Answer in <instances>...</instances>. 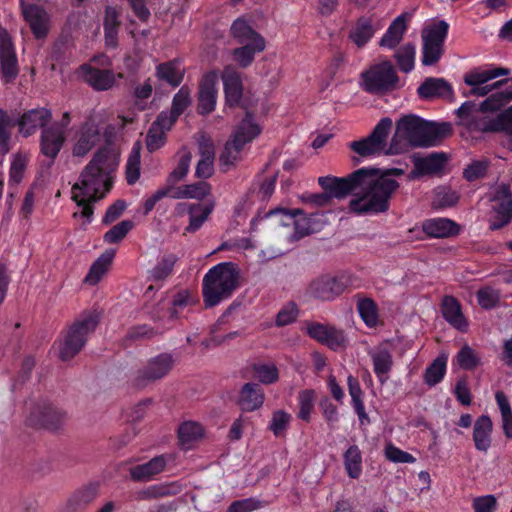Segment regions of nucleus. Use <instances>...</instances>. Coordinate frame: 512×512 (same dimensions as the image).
Wrapping results in <instances>:
<instances>
[{"mask_svg": "<svg viewBox=\"0 0 512 512\" xmlns=\"http://www.w3.org/2000/svg\"><path fill=\"white\" fill-rule=\"evenodd\" d=\"M423 231L434 238H445L458 234V226L447 218H434L423 222Z\"/></svg>", "mask_w": 512, "mask_h": 512, "instance_id": "31", "label": "nucleus"}, {"mask_svg": "<svg viewBox=\"0 0 512 512\" xmlns=\"http://www.w3.org/2000/svg\"><path fill=\"white\" fill-rule=\"evenodd\" d=\"M474 512H494L497 508V498L494 495L476 497L472 502Z\"/></svg>", "mask_w": 512, "mask_h": 512, "instance_id": "63", "label": "nucleus"}, {"mask_svg": "<svg viewBox=\"0 0 512 512\" xmlns=\"http://www.w3.org/2000/svg\"><path fill=\"white\" fill-rule=\"evenodd\" d=\"M299 413L298 417L304 421H309L310 414L314 407L315 393L313 390H303L299 393Z\"/></svg>", "mask_w": 512, "mask_h": 512, "instance_id": "54", "label": "nucleus"}, {"mask_svg": "<svg viewBox=\"0 0 512 512\" xmlns=\"http://www.w3.org/2000/svg\"><path fill=\"white\" fill-rule=\"evenodd\" d=\"M164 143L165 132L162 131V128L152 124L146 136L147 149L153 152L162 147Z\"/></svg>", "mask_w": 512, "mask_h": 512, "instance_id": "61", "label": "nucleus"}, {"mask_svg": "<svg viewBox=\"0 0 512 512\" xmlns=\"http://www.w3.org/2000/svg\"><path fill=\"white\" fill-rule=\"evenodd\" d=\"M291 418V414L284 410H276L273 412L269 424V429L274 434V436L281 437L285 434L290 424Z\"/></svg>", "mask_w": 512, "mask_h": 512, "instance_id": "49", "label": "nucleus"}, {"mask_svg": "<svg viewBox=\"0 0 512 512\" xmlns=\"http://www.w3.org/2000/svg\"><path fill=\"white\" fill-rule=\"evenodd\" d=\"M504 197L495 207V215L490 223V229L497 230L507 225L512 218V197L504 189Z\"/></svg>", "mask_w": 512, "mask_h": 512, "instance_id": "38", "label": "nucleus"}, {"mask_svg": "<svg viewBox=\"0 0 512 512\" xmlns=\"http://www.w3.org/2000/svg\"><path fill=\"white\" fill-rule=\"evenodd\" d=\"M243 149L242 145H238L233 140L226 143L224 151L220 155L219 161L223 170H228L229 167L234 165L240 159V152Z\"/></svg>", "mask_w": 512, "mask_h": 512, "instance_id": "50", "label": "nucleus"}, {"mask_svg": "<svg viewBox=\"0 0 512 512\" xmlns=\"http://www.w3.org/2000/svg\"><path fill=\"white\" fill-rule=\"evenodd\" d=\"M451 133L449 123L429 122L415 115H406L396 123L388 152L400 154L408 151L410 147L435 146Z\"/></svg>", "mask_w": 512, "mask_h": 512, "instance_id": "3", "label": "nucleus"}, {"mask_svg": "<svg viewBox=\"0 0 512 512\" xmlns=\"http://www.w3.org/2000/svg\"><path fill=\"white\" fill-rule=\"evenodd\" d=\"M65 142L63 127L58 124L43 129L40 139V148L43 155L52 161L57 157Z\"/></svg>", "mask_w": 512, "mask_h": 512, "instance_id": "21", "label": "nucleus"}, {"mask_svg": "<svg viewBox=\"0 0 512 512\" xmlns=\"http://www.w3.org/2000/svg\"><path fill=\"white\" fill-rule=\"evenodd\" d=\"M307 332L310 337L334 350L342 347L345 343L343 332L329 325L313 323L308 325Z\"/></svg>", "mask_w": 512, "mask_h": 512, "instance_id": "22", "label": "nucleus"}, {"mask_svg": "<svg viewBox=\"0 0 512 512\" xmlns=\"http://www.w3.org/2000/svg\"><path fill=\"white\" fill-rule=\"evenodd\" d=\"M487 168L486 160H475L464 169L463 176L468 181H475L486 175Z\"/></svg>", "mask_w": 512, "mask_h": 512, "instance_id": "59", "label": "nucleus"}, {"mask_svg": "<svg viewBox=\"0 0 512 512\" xmlns=\"http://www.w3.org/2000/svg\"><path fill=\"white\" fill-rule=\"evenodd\" d=\"M192 160V155L187 150H182L179 154V160L177 166L172 170V172L168 175L166 182L171 184H177L182 181L190 168Z\"/></svg>", "mask_w": 512, "mask_h": 512, "instance_id": "43", "label": "nucleus"}, {"mask_svg": "<svg viewBox=\"0 0 512 512\" xmlns=\"http://www.w3.org/2000/svg\"><path fill=\"white\" fill-rule=\"evenodd\" d=\"M231 33L240 44L256 42L258 49H265L264 38L243 18H238L233 22Z\"/></svg>", "mask_w": 512, "mask_h": 512, "instance_id": "29", "label": "nucleus"}, {"mask_svg": "<svg viewBox=\"0 0 512 512\" xmlns=\"http://www.w3.org/2000/svg\"><path fill=\"white\" fill-rule=\"evenodd\" d=\"M99 141V133L94 125L85 124L76 136V142L72 149L74 157H84Z\"/></svg>", "mask_w": 512, "mask_h": 512, "instance_id": "26", "label": "nucleus"}, {"mask_svg": "<svg viewBox=\"0 0 512 512\" xmlns=\"http://www.w3.org/2000/svg\"><path fill=\"white\" fill-rule=\"evenodd\" d=\"M370 356L373 362L374 373L382 384L385 383L388 379V373L393 366L391 350L388 345H380L370 352Z\"/></svg>", "mask_w": 512, "mask_h": 512, "instance_id": "27", "label": "nucleus"}, {"mask_svg": "<svg viewBox=\"0 0 512 512\" xmlns=\"http://www.w3.org/2000/svg\"><path fill=\"white\" fill-rule=\"evenodd\" d=\"M98 491L95 485H89L76 490L67 500L68 512H80L90 505L97 497Z\"/></svg>", "mask_w": 512, "mask_h": 512, "instance_id": "33", "label": "nucleus"}, {"mask_svg": "<svg viewBox=\"0 0 512 512\" xmlns=\"http://www.w3.org/2000/svg\"><path fill=\"white\" fill-rule=\"evenodd\" d=\"M512 101V85H506L502 91H495L480 104L467 101L461 105L457 114L460 124L471 132H502L501 109Z\"/></svg>", "mask_w": 512, "mask_h": 512, "instance_id": "4", "label": "nucleus"}, {"mask_svg": "<svg viewBox=\"0 0 512 512\" xmlns=\"http://www.w3.org/2000/svg\"><path fill=\"white\" fill-rule=\"evenodd\" d=\"M52 118L51 112L45 108L32 109L25 112L18 120L19 132L27 137L46 125Z\"/></svg>", "mask_w": 512, "mask_h": 512, "instance_id": "23", "label": "nucleus"}, {"mask_svg": "<svg viewBox=\"0 0 512 512\" xmlns=\"http://www.w3.org/2000/svg\"><path fill=\"white\" fill-rule=\"evenodd\" d=\"M407 29L406 16H398L389 26L388 30L380 40V46L387 48H395L403 39V35Z\"/></svg>", "mask_w": 512, "mask_h": 512, "instance_id": "36", "label": "nucleus"}, {"mask_svg": "<svg viewBox=\"0 0 512 512\" xmlns=\"http://www.w3.org/2000/svg\"><path fill=\"white\" fill-rule=\"evenodd\" d=\"M385 457L394 463H414L415 457L408 452H405L391 443H388L384 449Z\"/></svg>", "mask_w": 512, "mask_h": 512, "instance_id": "57", "label": "nucleus"}, {"mask_svg": "<svg viewBox=\"0 0 512 512\" xmlns=\"http://www.w3.org/2000/svg\"><path fill=\"white\" fill-rule=\"evenodd\" d=\"M302 211L300 209H294V210H287L283 208H276L273 210H270L266 216H279L280 217V223L283 226H290L298 225V221L295 219L296 215L301 214Z\"/></svg>", "mask_w": 512, "mask_h": 512, "instance_id": "62", "label": "nucleus"}, {"mask_svg": "<svg viewBox=\"0 0 512 512\" xmlns=\"http://www.w3.org/2000/svg\"><path fill=\"white\" fill-rule=\"evenodd\" d=\"M185 73L184 67L177 60L161 63L156 67V77L173 87L180 85Z\"/></svg>", "mask_w": 512, "mask_h": 512, "instance_id": "34", "label": "nucleus"}, {"mask_svg": "<svg viewBox=\"0 0 512 512\" xmlns=\"http://www.w3.org/2000/svg\"><path fill=\"white\" fill-rule=\"evenodd\" d=\"M99 323V315L90 312L78 318L58 343L59 358L68 361L74 358L86 344L88 336Z\"/></svg>", "mask_w": 512, "mask_h": 512, "instance_id": "6", "label": "nucleus"}, {"mask_svg": "<svg viewBox=\"0 0 512 512\" xmlns=\"http://www.w3.org/2000/svg\"><path fill=\"white\" fill-rule=\"evenodd\" d=\"M140 151L138 147H134L127 163L126 177L129 184H134L139 176Z\"/></svg>", "mask_w": 512, "mask_h": 512, "instance_id": "58", "label": "nucleus"}, {"mask_svg": "<svg viewBox=\"0 0 512 512\" xmlns=\"http://www.w3.org/2000/svg\"><path fill=\"white\" fill-rule=\"evenodd\" d=\"M319 185L330 198L343 199L352 194L349 208L356 214H378L389 209V201L399 183L379 173L376 168H360L346 177H320Z\"/></svg>", "mask_w": 512, "mask_h": 512, "instance_id": "1", "label": "nucleus"}, {"mask_svg": "<svg viewBox=\"0 0 512 512\" xmlns=\"http://www.w3.org/2000/svg\"><path fill=\"white\" fill-rule=\"evenodd\" d=\"M442 315L454 328L465 331L468 323L462 314L458 300L452 296H445L442 301Z\"/></svg>", "mask_w": 512, "mask_h": 512, "instance_id": "30", "label": "nucleus"}, {"mask_svg": "<svg viewBox=\"0 0 512 512\" xmlns=\"http://www.w3.org/2000/svg\"><path fill=\"white\" fill-rule=\"evenodd\" d=\"M79 76L97 91L111 89L116 84V75L111 70H102L83 64L78 70Z\"/></svg>", "mask_w": 512, "mask_h": 512, "instance_id": "17", "label": "nucleus"}, {"mask_svg": "<svg viewBox=\"0 0 512 512\" xmlns=\"http://www.w3.org/2000/svg\"><path fill=\"white\" fill-rule=\"evenodd\" d=\"M509 74V70L503 67L496 68H474L465 73L463 80L471 89L468 96L484 97L493 90L500 91L502 85H506L508 80H499L490 83L492 80L500 76Z\"/></svg>", "mask_w": 512, "mask_h": 512, "instance_id": "7", "label": "nucleus"}, {"mask_svg": "<svg viewBox=\"0 0 512 512\" xmlns=\"http://www.w3.org/2000/svg\"><path fill=\"white\" fill-rule=\"evenodd\" d=\"M457 364L466 370H471L480 364V357L468 345H464L456 356Z\"/></svg>", "mask_w": 512, "mask_h": 512, "instance_id": "52", "label": "nucleus"}, {"mask_svg": "<svg viewBox=\"0 0 512 512\" xmlns=\"http://www.w3.org/2000/svg\"><path fill=\"white\" fill-rule=\"evenodd\" d=\"M64 411L46 401L35 402L29 412L28 422L33 426L44 427L49 430L60 428L66 421Z\"/></svg>", "mask_w": 512, "mask_h": 512, "instance_id": "11", "label": "nucleus"}, {"mask_svg": "<svg viewBox=\"0 0 512 512\" xmlns=\"http://www.w3.org/2000/svg\"><path fill=\"white\" fill-rule=\"evenodd\" d=\"M191 91L187 86H182L174 95L171 111L176 116H180L185 109L191 104Z\"/></svg>", "mask_w": 512, "mask_h": 512, "instance_id": "55", "label": "nucleus"}, {"mask_svg": "<svg viewBox=\"0 0 512 512\" xmlns=\"http://www.w3.org/2000/svg\"><path fill=\"white\" fill-rule=\"evenodd\" d=\"M203 434L202 427L195 422H185L178 430L179 440L183 446L189 447Z\"/></svg>", "mask_w": 512, "mask_h": 512, "instance_id": "48", "label": "nucleus"}, {"mask_svg": "<svg viewBox=\"0 0 512 512\" xmlns=\"http://www.w3.org/2000/svg\"><path fill=\"white\" fill-rule=\"evenodd\" d=\"M177 261L174 254H167L157 263L151 271V277L155 280H163L170 275Z\"/></svg>", "mask_w": 512, "mask_h": 512, "instance_id": "51", "label": "nucleus"}, {"mask_svg": "<svg viewBox=\"0 0 512 512\" xmlns=\"http://www.w3.org/2000/svg\"><path fill=\"white\" fill-rule=\"evenodd\" d=\"M115 256V250H106L91 266L89 273L85 277V282L90 285L97 284L102 277L107 273L113 258Z\"/></svg>", "mask_w": 512, "mask_h": 512, "instance_id": "35", "label": "nucleus"}, {"mask_svg": "<svg viewBox=\"0 0 512 512\" xmlns=\"http://www.w3.org/2000/svg\"><path fill=\"white\" fill-rule=\"evenodd\" d=\"M446 372V358H436L430 366L427 367L424 374V381L429 386H434L439 383Z\"/></svg>", "mask_w": 512, "mask_h": 512, "instance_id": "46", "label": "nucleus"}, {"mask_svg": "<svg viewBox=\"0 0 512 512\" xmlns=\"http://www.w3.org/2000/svg\"><path fill=\"white\" fill-rule=\"evenodd\" d=\"M211 189V185L205 181L185 185L187 199L202 200L211 194Z\"/></svg>", "mask_w": 512, "mask_h": 512, "instance_id": "60", "label": "nucleus"}, {"mask_svg": "<svg viewBox=\"0 0 512 512\" xmlns=\"http://www.w3.org/2000/svg\"><path fill=\"white\" fill-rule=\"evenodd\" d=\"M392 127L389 118H383L375 126L370 135L349 143V148L359 157L367 158L380 154L392 155L388 152L387 137Z\"/></svg>", "mask_w": 512, "mask_h": 512, "instance_id": "8", "label": "nucleus"}, {"mask_svg": "<svg viewBox=\"0 0 512 512\" xmlns=\"http://www.w3.org/2000/svg\"><path fill=\"white\" fill-rule=\"evenodd\" d=\"M242 47L233 50L234 61L242 68L248 67L254 60L255 54L264 49H258L256 42L242 44Z\"/></svg>", "mask_w": 512, "mask_h": 512, "instance_id": "45", "label": "nucleus"}, {"mask_svg": "<svg viewBox=\"0 0 512 512\" xmlns=\"http://www.w3.org/2000/svg\"><path fill=\"white\" fill-rule=\"evenodd\" d=\"M502 417V428L507 438L512 439V411L506 395L502 391L495 394Z\"/></svg>", "mask_w": 512, "mask_h": 512, "instance_id": "41", "label": "nucleus"}, {"mask_svg": "<svg viewBox=\"0 0 512 512\" xmlns=\"http://www.w3.org/2000/svg\"><path fill=\"white\" fill-rule=\"evenodd\" d=\"M499 299V291L489 286L483 287L477 292L478 304L484 309L495 307L498 304Z\"/></svg>", "mask_w": 512, "mask_h": 512, "instance_id": "56", "label": "nucleus"}, {"mask_svg": "<svg viewBox=\"0 0 512 512\" xmlns=\"http://www.w3.org/2000/svg\"><path fill=\"white\" fill-rule=\"evenodd\" d=\"M415 54V46L411 43H407L397 49L394 58L401 71L408 73L414 68Z\"/></svg>", "mask_w": 512, "mask_h": 512, "instance_id": "42", "label": "nucleus"}, {"mask_svg": "<svg viewBox=\"0 0 512 512\" xmlns=\"http://www.w3.org/2000/svg\"><path fill=\"white\" fill-rule=\"evenodd\" d=\"M357 310L369 327H374L378 323V309L376 303L370 298H360L357 302Z\"/></svg>", "mask_w": 512, "mask_h": 512, "instance_id": "44", "label": "nucleus"}, {"mask_svg": "<svg viewBox=\"0 0 512 512\" xmlns=\"http://www.w3.org/2000/svg\"><path fill=\"white\" fill-rule=\"evenodd\" d=\"M265 399V394L260 385L255 383H246L240 392V405L244 411H254L259 409Z\"/></svg>", "mask_w": 512, "mask_h": 512, "instance_id": "32", "label": "nucleus"}, {"mask_svg": "<svg viewBox=\"0 0 512 512\" xmlns=\"http://www.w3.org/2000/svg\"><path fill=\"white\" fill-rule=\"evenodd\" d=\"M0 64L3 76L11 80L18 74V63L11 37L6 30H0Z\"/></svg>", "mask_w": 512, "mask_h": 512, "instance_id": "19", "label": "nucleus"}, {"mask_svg": "<svg viewBox=\"0 0 512 512\" xmlns=\"http://www.w3.org/2000/svg\"><path fill=\"white\" fill-rule=\"evenodd\" d=\"M22 12L34 36L37 39L46 37L49 32L47 12L36 4H22Z\"/></svg>", "mask_w": 512, "mask_h": 512, "instance_id": "20", "label": "nucleus"}, {"mask_svg": "<svg viewBox=\"0 0 512 512\" xmlns=\"http://www.w3.org/2000/svg\"><path fill=\"white\" fill-rule=\"evenodd\" d=\"M447 33L448 24L445 21L434 23L423 30V65L430 66L439 61L444 52V41Z\"/></svg>", "mask_w": 512, "mask_h": 512, "instance_id": "10", "label": "nucleus"}, {"mask_svg": "<svg viewBox=\"0 0 512 512\" xmlns=\"http://www.w3.org/2000/svg\"><path fill=\"white\" fill-rule=\"evenodd\" d=\"M117 165L110 150L99 149L83 168L79 179L72 186V200L81 208L80 215L90 220L92 204L102 199L112 186L111 173Z\"/></svg>", "mask_w": 512, "mask_h": 512, "instance_id": "2", "label": "nucleus"}, {"mask_svg": "<svg viewBox=\"0 0 512 512\" xmlns=\"http://www.w3.org/2000/svg\"><path fill=\"white\" fill-rule=\"evenodd\" d=\"M218 74L216 71L206 73L200 83L198 92L197 111L201 115L210 114L214 111L218 96Z\"/></svg>", "mask_w": 512, "mask_h": 512, "instance_id": "14", "label": "nucleus"}, {"mask_svg": "<svg viewBox=\"0 0 512 512\" xmlns=\"http://www.w3.org/2000/svg\"><path fill=\"white\" fill-rule=\"evenodd\" d=\"M349 282V278L345 275H322L311 281L308 292L317 299L331 301L347 289Z\"/></svg>", "mask_w": 512, "mask_h": 512, "instance_id": "12", "label": "nucleus"}, {"mask_svg": "<svg viewBox=\"0 0 512 512\" xmlns=\"http://www.w3.org/2000/svg\"><path fill=\"white\" fill-rule=\"evenodd\" d=\"M261 132L260 127L256 124L250 115H247L245 119L235 129L232 140L238 145L244 147L245 144L255 139Z\"/></svg>", "mask_w": 512, "mask_h": 512, "instance_id": "37", "label": "nucleus"}, {"mask_svg": "<svg viewBox=\"0 0 512 512\" xmlns=\"http://www.w3.org/2000/svg\"><path fill=\"white\" fill-rule=\"evenodd\" d=\"M448 158L443 152H433L425 157L414 156V168L409 178L414 179L426 175H435L442 171Z\"/></svg>", "mask_w": 512, "mask_h": 512, "instance_id": "16", "label": "nucleus"}, {"mask_svg": "<svg viewBox=\"0 0 512 512\" xmlns=\"http://www.w3.org/2000/svg\"><path fill=\"white\" fill-rule=\"evenodd\" d=\"M344 466L348 476L357 479L362 473V454L357 445L350 446L343 455Z\"/></svg>", "mask_w": 512, "mask_h": 512, "instance_id": "39", "label": "nucleus"}, {"mask_svg": "<svg viewBox=\"0 0 512 512\" xmlns=\"http://www.w3.org/2000/svg\"><path fill=\"white\" fill-rule=\"evenodd\" d=\"M363 87L370 93H383L393 89L398 76L393 65L389 61H383L372 65L362 73Z\"/></svg>", "mask_w": 512, "mask_h": 512, "instance_id": "9", "label": "nucleus"}, {"mask_svg": "<svg viewBox=\"0 0 512 512\" xmlns=\"http://www.w3.org/2000/svg\"><path fill=\"white\" fill-rule=\"evenodd\" d=\"M493 423L489 416L482 415L476 419L473 426V442L476 450L487 453L491 447Z\"/></svg>", "mask_w": 512, "mask_h": 512, "instance_id": "24", "label": "nucleus"}, {"mask_svg": "<svg viewBox=\"0 0 512 512\" xmlns=\"http://www.w3.org/2000/svg\"><path fill=\"white\" fill-rule=\"evenodd\" d=\"M134 227V223L131 220H124L104 234V241L106 243H118L120 242L128 232Z\"/></svg>", "mask_w": 512, "mask_h": 512, "instance_id": "53", "label": "nucleus"}, {"mask_svg": "<svg viewBox=\"0 0 512 512\" xmlns=\"http://www.w3.org/2000/svg\"><path fill=\"white\" fill-rule=\"evenodd\" d=\"M215 207L214 201L207 203H179L176 207L179 214L187 213L189 216V224L185 228V232L194 233L207 221Z\"/></svg>", "mask_w": 512, "mask_h": 512, "instance_id": "15", "label": "nucleus"}, {"mask_svg": "<svg viewBox=\"0 0 512 512\" xmlns=\"http://www.w3.org/2000/svg\"><path fill=\"white\" fill-rule=\"evenodd\" d=\"M418 94L424 99L443 98L451 100L453 90L444 79L430 77L418 87Z\"/></svg>", "mask_w": 512, "mask_h": 512, "instance_id": "25", "label": "nucleus"}, {"mask_svg": "<svg viewBox=\"0 0 512 512\" xmlns=\"http://www.w3.org/2000/svg\"><path fill=\"white\" fill-rule=\"evenodd\" d=\"M373 34L374 30L371 20L368 18H361L350 32L349 37L359 48H361L370 40Z\"/></svg>", "mask_w": 512, "mask_h": 512, "instance_id": "40", "label": "nucleus"}, {"mask_svg": "<svg viewBox=\"0 0 512 512\" xmlns=\"http://www.w3.org/2000/svg\"><path fill=\"white\" fill-rule=\"evenodd\" d=\"M458 200L455 192L445 189H440L436 192L433 200L434 208H444L454 205Z\"/></svg>", "mask_w": 512, "mask_h": 512, "instance_id": "64", "label": "nucleus"}, {"mask_svg": "<svg viewBox=\"0 0 512 512\" xmlns=\"http://www.w3.org/2000/svg\"><path fill=\"white\" fill-rule=\"evenodd\" d=\"M224 86L225 102L228 106H237L243 96V84L240 73L233 66H226L221 75Z\"/></svg>", "mask_w": 512, "mask_h": 512, "instance_id": "18", "label": "nucleus"}, {"mask_svg": "<svg viewBox=\"0 0 512 512\" xmlns=\"http://www.w3.org/2000/svg\"><path fill=\"white\" fill-rule=\"evenodd\" d=\"M255 378L263 384H272L278 381L279 371L274 363H258L253 366Z\"/></svg>", "mask_w": 512, "mask_h": 512, "instance_id": "47", "label": "nucleus"}, {"mask_svg": "<svg viewBox=\"0 0 512 512\" xmlns=\"http://www.w3.org/2000/svg\"><path fill=\"white\" fill-rule=\"evenodd\" d=\"M239 272L231 262L212 267L204 276L202 293L206 307H213L229 298L237 288Z\"/></svg>", "mask_w": 512, "mask_h": 512, "instance_id": "5", "label": "nucleus"}, {"mask_svg": "<svg viewBox=\"0 0 512 512\" xmlns=\"http://www.w3.org/2000/svg\"><path fill=\"white\" fill-rule=\"evenodd\" d=\"M174 359L170 354L163 353L151 358L146 365L137 372L133 382L137 388H144L152 382L165 377L173 368Z\"/></svg>", "mask_w": 512, "mask_h": 512, "instance_id": "13", "label": "nucleus"}, {"mask_svg": "<svg viewBox=\"0 0 512 512\" xmlns=\"http://www.w3.org/2000/svg\"><path fill=\"white\" fill-rule=\"evenodd\" d=\"M166 463L165 456H156L147 463L131 467L130 477L134 481H149L165 469Z\"/></svg>", "mask_w": 512, "mask_h": 512, "instance_id": "28", "label": "nucleus"}]
</instances>
